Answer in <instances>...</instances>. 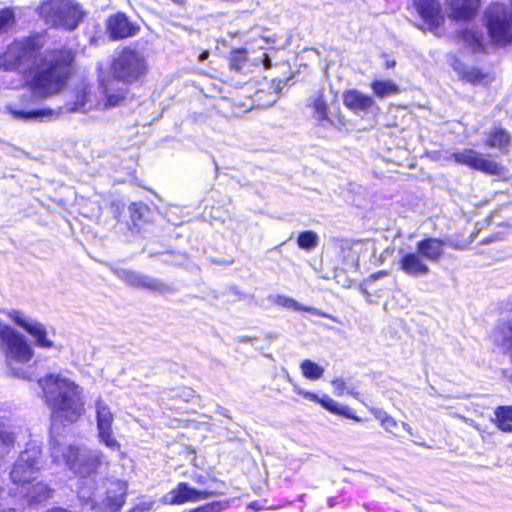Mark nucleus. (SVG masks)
Returning <instances> with one entry per match:
<instances>
[{
  "label": "nucleus",
  "mask_w": 512,
  "mask_h": 512,
  "mask_svg": "<svg viewBox=\"0 0 512 512\" xmlns=\"http://www.w3.org/2000/svg\"><path fill=\"white\" fill-rule=\"evenodd\" d=\"M151 508V505L148 503H139L134 506H132L130 509H128L126 512H147Z\"/></svg>",
  "instance_id": "de8ad7c7"
},
{
  "label": "nucleus",
  "mask_w": 512,
  "mask_h": 512,
  "mask_svg": "<svg viewBox=\"0 0 512 512\" xmlns=\"http://www.w3.org/2000/svg\"><path fill=\"white\" fill-rule=\"evenodd\" d=\"M39 10L47 23L68 31L75 30L85 16L82 6L74 0H46Z\"/></svg>",
  "instance_id": "20e7f679"
},
{
  "label": "nucleus",
  "mask_w": 512,
  "mask_h": 512,
  "mask_svg": "<svg viewBox=\"0 0 512 512\" xmlns=\"http://www.w3.org/2000/svg\"><path fill=\"white\" fill-rule=\"evenodd\" d=\"M375 416L380 421V424L384 429L391 431L392 429L396 428V420L387 412L379 410L375 413Z\"/></svg>",
  "instance_id": "79ce46f5"
},
{
  "label": "nucleus",
  "mask_w": 512,
  "mask_h": 512,
  "mask_svg": "<svg viewBox=\"0 0 512 512\" xmlns=\"http://www.w3.org/2000/svg\"><path fill=\"white\" fill-rule=\"evenodd\" d=\"M485 26L491 42L497 47L512 44V0L490 3L485 11Z\"/></svg>",
  "instance_id": "39448f33"
},
{
  "label": "nucleus",
  "mask_w": 512,
  "mask_h": 512,
  "mask_svg": "<svg viewBox=\"0 0 512 512\" xmlns=\"http://www.w3.org/2000/svg\"><path fill=\"white\" fill-rule=\"evenodd\" d=\"M309 106L312 108V116L317 122H328L333 124V120L329 116V104L322 91H318L312 98Z\"/></svg>",
  "instance_id": "a878e982"
},
{
  "label": "nucleus",
  "mask_w": 512,
  "mask_h": 512,
  "mask_svg": "<svg viewBox=\"0 0 512 512\" xmlns=\"http://www.w3.org/2000/svg\"><path fill=\"white\" fill-rule=\"evenodd\" d=\"M374 95L378 98L395 95L399 93V87L391 80H372L370 83Z\"/></svg>",
  "instance_id": "c85d7f7f"
},
{
  "label": "nucleus",
  "mask_w": 512,
  "mask_h": 512,
  "mask_svg": "<svg viewBox=\"0 0 512 512\" xmlns=\"http://www.w3.org/2000/svg\"><path fill=\"white\" fill-rule=\"evenodd\" d=\"M145 275L139 274L135 271H123L121 279L124 283L134 289H141Z\"/></svg>",
  "instance_id": "ea45409f"
},
{
  "label": "nucleus",
  "mask_w": 512,
  "mask_h": 512,
  "mask_svg": "<svg viewBox=\"0 0 512 512\" xmlns=\"http://www.w3.org/2000/svg\"><path fill=\"white\" fill-rule=\"evenodd\" d=\"M492 345L512 360V319L499 321L492 329Z\"/></svg>",
  "instance_id": "6ab92c4d"
},
{
  "label": "nucleus",
  "mask_w": 512,
  "mask_h": 512,
  "mask_svg": "<svg viewBox=\"0 0 512 512\" xmlns=\"http://www.w3.org/2000/svg\"><path fill=\"white\" fill-rule=\"evenodd\" d=\"M7 112L16 120L29 121L33 119L52 118L55 112L50 108L42 109H20L16 107H7Z\"/></svg>",
  "instance_id": "393cba45"
},
{
  "label": "nucleus",
  "mask_w": 512,
  "mask_h": 512,
  "mask_svg": "<svg viewBox=\"0 0 512 512\" xmlns=\"http://www.w3.org/2000/svg\"><path fill=\"white\" fill-rule=\"evenodd\" d=\"M0 512H20L18 509L16 508H5L3 510H0Z\"/></svg>",
  "instance_id": "4d7b16f0"
},
{
  "label": "nucleus",
  "mask_w": 512,
  "mask_h": 512,
  "mask_svg": "<svg viewBox=\"0 0 512 512\" xmlns=\"http://www.w3.org/2000/svg\"><path fill=\"white\" fill-rule=\"evenodd\" d=\"M332 384L334 385L335 388H342L345 385V383L342 379H334L332 381Z\"/></svg>",
  "instance_id": "5fc2aeb1"
},
{
  "label": "nucleus",
  "mask_w": 512,
  "mask_h": 512,
  "mask_svg": "<svg viewBox=\"0 0 512 512\" xmlns=\"http://www.w3.org/2000/svg\"><path fill=\"white\" fill-rule=\"evenodd\" d=\"M172 394L168 396V401H180L183 403H189L196 397L195 391L188 387L183 386L177 390H172Z\"/></svg>",
  "instance_id": "c9c22d12"
},
{
  "label": "nucleus",
  "mask_w": 512,
  "mask_h": 512,
  "mask_svg": "<svg viewBox=\"0 0 512 512\" xmlns=\"http://www.w3.org/2000/svg\"><path fill=\"white\" fill-rule=\"evenodd\" d=\"M396 65V61L393 60V59H387L385 62H384V67L386 69H391V68H394Z\"/></svg>",
  "instance_id": "3c124183"
},
{
  "label": "nucleus",
  "mask_w": 512,
  "mask_h": 512,
  "mask_svg": "<svg viewBox=\"0 0 512 512\" xmlns=\"http://www.w3.org/2000/svg\"><path fill=\"white\" fill-rule=\"evenodd\" d=\"M296 393L306 400H309V401H312L314 403L321 405L325 410H327L328 412H330L334 415L342 416V417L351 419L355 422L362 421V418H360L356 415V412L354 409H352L348 405H340L337 401H335L333 398H331L327 394H324L320 397L314 392L305 391V390H301V389H297Z\"/></svg>",
  "instance_id": "dca6fc26"
},
{
  "label": "nucleus",
  "mask_w": 512,
  "mask_h": 512,
  "mask_svg": "<svg viewBox=\"0 0 512 512\" xmlns=\"http://www.w3.org/2000/svg\"><path fill=\"white\" fill-rule=\"evenodd\" d=\"M128 487V482L125 480H108L102 498L89 501L90 510L92 512H121L127 501Z\"/></svg>",
  "instance_id": "1a4fd4ad"
},
{
  "label": "nucleus",
  "mask_w": 512,
  "mask_h": 512,
  "mask_svg": "<svg viewBox=\"0 0 512 512\" xmlns=\"http://www.w3.org/2000/svg\"><path fill=\"white\" fill-rule=\"evenodd\" d=\"M20 99L23 105H28L33 101V98L30 95H22Z\"/></svg>",
  "instance_id": "8fccbe9b"
},
{
  "label": "nucleus",
  "mask_w": 512,
  "mask_h": 512,
  "mask_svg": "<svg viewBox=\"0 0 512 512\" xmlns=\"http://www.w3.org/2000/svg\"><path fill=\"white\" fill-rule=\"evenodd\" d=\"M148 210L147 205L141 202H132L129 205V212L133 221L140 220L143 213Z\"/></svg>",
  "instance_id": "c03bdc74"
},
{
  "label": "nucleus",
  "mask_w": 512,
  "mask_h": 512,
  "mask_svg": "<svg viewBox=\"0 0 512 512\" xmlns=\"http://www.w3.org/2000/svg\"><path fill=\"white\" fill-rule=\"evenodd\" d=\"M353 242L349 240H342L340 243V249L342 251L350 250L352 248Z\"/></svg>",
  "instance_id": "09e8293b"
},
{
  "label": "nucleus",
  "mask_w": 512,
  "mask_h": 512,
  "mask_svg": "<svg viewBox=\"0 0 512 512\" xmlns=\"http://www.w3.org/2000/svg\"><path fill=\"white\" fill-rule=\"evenodd\" d=\"M276 303L285 307V308H288V309H293V310H304L306 311L307 308H302L301 305L293 298H290V297H287V296H277V300H276Z\"/></svg>",
  "instance_id": "37998d69"
},
{
  "label": "nucleus",
  "mask_w": 512,
  "mask_h": 512,
  "mask_svg": "<svg viewBox=\"0 0 512 512\" xmlns=\"http://www.w3.org/2000/svg\"><path fill=\"white\" fill-rule=\"evenodd\" d=\"M300 369L303 377L309 380H318L324 374V368L310 359L303 360Z\"/></svg>",
  "instance_id": "2f4dec72"
},
{
  "label": "nucleus",
  "mask_w": 512,
  "mask_h": 512,
  "mask_svg": "<svg viewBox=\"0 0 512 512\" xmlns=\"http://www.w3.org/2000/svg\"><path fill=\"white\" fill-rule=\"evenodd\" d=\"M511 446H512V444H511Z\"/></svg>",
  "instance_id": "bf43d9fd"
},
{
  "label": "nucleus",
  "mask_w": 512,
  "mask_h": 512,
  "mask_svg": "<svg viewBox=\"0 0 512 512\" xmlns=\"http://www.w3.org/2000/svg\"><path fill=\"white\" fill-rule=\"evenodd\" d=\"M223 494V492L217 490H197L191 487L187 482H179L164 496V502L169 505H182L188 502H197Z\"/></svg>",
  "instance_id": "9b49d317"
},
{
  "label": "nucleus",
  "mask_w": 512,
  "mask_h": 512,
  "mask_svg": "<svg viewBox=\"0 0 512 512\" xmlns=\"http://www.w3.org/2000/svg\"><path fill=\"white\" fill-rule=\"evenodd\" d=\"M208 57H209V51H208V50H203V51L199 54L198 59H199V61H204V60H206Z\"/></svg>",
  "instance_id": "6e6d98bb"
},
{
  "label": "nucleus",
  "mask_w": 512,
  "mask_h": 512,
  "mask_svg": "<svg viewBox=\"0 0 512 512\" xmlns=\"http://www.w3.org/2000/svg\"><path fill=\"white\" fill-rule=\"evenodd\" d=\"M15 443V433L6 429L3 425H0V461L11 452Z\"/></svg>",
  "instance_id": "7c9ffc66"
},
{
  "label": "nucleus",
  "mask_w": 512,
  "mask_h": 512,
  "mask_svg": "<svg viewBox=\"0 0 512 512\" xmlns=\"http://www.w3.org/2000/svg\"><path fill=\"white\" fill-rule=\"evenodd\" d=\"M63 459L75 477L87 479L94 478L99 473L103 463V454L92 451L83 454L79 447L69 445L63 454Z\"/></svg>",
  "instance_id": "6e6552de"
},
{
  "label": "nucleus",
  "mask_w": 512,
  "mask_h": 512,
  "mask_svg": "<svg viewBox=\"0 0 512 512\" xmlns=\"http://www.w3.org/2000/svg\"><path fill=\"white\" fill-rule=\"evenodd\" d=\"M90 96V90L88 87L83 86L79 89L75 90L74 93V106L72 108L73 111L75 110H83L86 103L89 100Z\"/></svg>",
  "instance_id": "a19ab883"
},
{
  "label": "nucleus",
  "mask_w": 512,
  "mask_h": 512,
  "mask_svg": "<svg viewBox=\"0 0 512 512\" xmlns=\"http://www.w3.org/2000/svg\"><path fill=\"white\" fill-rule=\"evenodd\" d=\"M450 66L457 73L459 80L473 86L489 85L494 80L492 72L478 67H469L457 55L451 57Z\"/></svg>",
  "instance_id": "2eb2a0df"
},
{
  "label": "nucleus",
  "mask_w": 512,
  "mask_h": 512,
  "mask_svg": "<svg viewBox=\"0 0 512 512\" xmlns=\"http://www.w3.org/2000/svg\"><path fill=\"white\" fill-rule=\"evenodd\" d=\"M229 505L226 500H217L208 503H204L195 508H191L186 512H221L225 510Z\"/></svg>",
  "instance_id": "e433bc0d"
},
{
  "label": "nucleus",
  "mask_w": 512,
  "mask_h": 512,
  "mask_svg": "<svg viewBox=\"0 0 512 512\" xmlns=\"http://www.w3.org/2000/svg\"><path fill=\"white\" fill-rule=\"evenodd\" d=\"M209 261L215 265H218V266H230L234 263V259L233 258H228V259H220V258H215V257H210L209 258Z\"/></svg>",
  "instance_id": "49530a36"
},
{
  "label": "nucleus",
  "mask_w": 512,
  "mask_h": 512,
  "mask_svg": "<svg viewBox=\"0 0 512 512\" xmlns=\"http://www.w3.org/2000/svg\"><path fill=\"white\" fill-rule=\"evenodd\" d=\"M26 332L34 338L35 345L45 349L54 347V343L47 337V331L43 324L32 322Z\"/></svg>",
  "instance_id": "cd10ccee"
},
{
  "label": "nucleus",
  "mask_w": 512,
  "mask_h": 512,
  "mask_svg": "<svg viewBox=\"0 0 512 512\" xmlns=\"http://www.w3.org/2000/svg\"><path fill=\"white\" fill-rule=\"evenodd\" d=\"M211 480H212L213 482H217V483H220V484H222V485L224 484V483H223V481L218 480L214 475H213V476H211Z\"/></svg>",
  "instance_id": "13d9d810"
},
{
  "label": "nucleus",
  "mask_w": 512,
  "mask_h": 512,
  "mask_svg": "<svg viewBox=\"0 0 512 512\" xmlns=\"http://www.w3.org/2000/svg\"><path fill=\"white\" fill-rule=\"evenodd\" d=\"M98 86L103 99L104 108H114L126 102L132 85L117 83L109 74L98 79Z\"/></svg>",
  "instance_id": "4468645a"
},
{
  "label": "nucleus",
  "mask_w": 512,
  "mask_h": 512,
  "mask_svg": "<svg viewBox=\"0 0 512 512\" xmlns=\"http://www.w3.org/2000/svg\"><path fill=\"white\" fill-rule=\"evenodd\" d=\"M140 26L130 20L125 12L118 11L107 17L105 31L110 41H120L136 36Z\"/></svg>",
  "instance_id": "ddd939ff"
},
{
  "label": "nucleus",
  "mask_w": 512,
  "mask_h": 512,
  "mask_svg": "<svg viewBox=\"0 0 512 512\" xmlns=\"http://www.w3.org/2000/svg\"><path fill=\"white\" fill-rule=\"evenodd\" d=\"M446 241L436 237H426L416 243V250L427 260L438 262L444 254Z\"/></svg>",
  "instance_id": "5701e85b"
},
{
  "label": "nucleus",
  "mask_w": 512,
  "mask_h": 512,
  "mask_svg": "<svg viewBox=\"0 0 512 512\" xmlns=\"http://www.w3.org/2000/svg\"><path fill=\"white\" fill-rule=\"evenodd\" d=\"M247 61V51L246 49H235L231 51L229 57V66L231 69L236 71L240 70Z\"/></svg>",
  "instance_id": "58836bf2"
},
{
  "label": "nucleus",
  "mask_w": 512,
  "mask_h": 512,
  "mask_svg": "<svg viewBox=\"0 0 512 512\" xmlns=\"http://www.w3.org/2000/svg\"><path fill=\"white\" fill-rule=\"evenodd\" d=\"M398 265L405 274L412 277L424 276L430 272L426 259L417 250L405 253L399 259Z\"/></svg>",
  "instance_id": "412c9836"
},
{
  "label": "nucleus",
  "mask_w": 512,
  "mask_h": 512,
  "mask_svg": "<svg viewBox=\"0 0 512 512\" xmlns=\"http://www.w3.org/2000/svg\"><path fill=\"white\" fill-rule=\"evenodd\" d=\"M10 318L18 325L20 326L21 328H23L25 331L27 330V327H29V325L32 323V322H29L27 320H25L22 316H21V313L19 311H14L13 313L10 314Z\"/></svg>",
  "instance_id": "a18cd8bd"
},
{
  "label": "nucleus",
  "mask_w": 512,
  "mask_h": 512,
  "mask_svg": "<svg viewBox=\"0 0 512 512\" xmlns=\"http://www.w3.org/2000/svg\"><path fill=\"white\" fill-rule=\"evenodd\" d=\"M452 158L458 164L480 171L486 175H501L506 171L504 165L485 157L473 148H464L452 153Z\"/></svg>",
  "instance_id": "9d476101"
},
{
  "label": "nucleus",
  "mask_w": 512,
  "mask_h": 512,
  "mask_svg": "<svg viewBox=\"0 0 512 512\" xmlns=\"http://www.w3.org/2000/svg\"><path fill=\"white\" fill-rule=\"evenodd\" d=\"M484 146L488 148H496L500 152L506 154L512 143L510 133L502 126H494L486 135Z\"/></svg>",
  "instance_id": "b1692460"
},
{
  "label": "nucleus",
  "mask_w": 512,
  "mask_h": 512,
  "mask_svg": "<svg viewBox=\"0 0 512 512\" xmlns=\"http://www.w3.org/2000/svg\"><path fill=\"white\" fill-rule=\"evenodd\" d=\"M16 23L15 12L11 7L0 9V35L8 32Z\"/></svg>",
  "instance_id": "f704fd0d"
},
{
  "label": "nucleus",
  "mask_w": 512,
  "mask_h": 512,
  "mask_svg": "<svg viewBox=\"0 0 512 512\" xmlns=\"http://www.w3.org/2000/svg\"><path fill=\"white\" fill-rule=\"evenodd\" d=\"M0 347L7 363H27L34 351L23 334L13 327L0 323Z\"/></svg>",
  "instance_id": "0eeeda50"
},
{
  "label": "nucleus",
  "mask_w": 512,
  "mask_h": 512,
  "mask_svg": "<svg viewBox=\"0 0 512 512\" xmlns=\"http://www.w3.org/2000/svg\"><path fill=\"white\" fill-rule=\"evenodd\" d=\"M23 498L29 506H37L47 502L53 497L54 489L44 481H34L21 488Z\"/></svg>",
  "instance_id": "aec40b11"
},
{
  "label": "nucleus",
  "mask_w": 512,
  "mask_h": 512,
  "mask_svg": "<svg viewBox=\"0 0 512 512\" xmlns=\"http://www.w3.org/2000/svg\"><path fill=\"white\" fill-rule=\"evenodd\" d=\"M342 98L344 106L354 113L368 111L375 105V101L371 96L357 89H346L342 94Z\"/></svg>",
  "instance_id": "4be33fe9"
},
{
  "label": "nucleus",
  "mask_w": 512,
  "mask_h": 512,
  "mask_svg": "<svg viewBox=\"0 0 512 512\" xmlns=\"http://www.w3.org/2000/svg\"><path fill=\"white\" fill-rule=\"evenodd\" d=\"M42 397L50 409L51 427L77 423L85 414L80 386L60 374H47L38 380Z\"/></svg>",
  "instance_id": "f03ea898"
},
{
  "label": "nucleus",
  "mask_w": 512,
  "mask_h": 512,
  "mask_svg": "<svg viewBox=\"0 0 512 512\" xmlns=\"http://www.w3.org/2000/svg\"><path fill=\"white\" fill-rule=\"evenodd\" d=\"M97 429L112 427L114 416L107 404L103 401L96 403Z\"/></svg>",
  "instance_id": "c756f323"
},
{
  "label": "nucleus",
  "mask_w": 512,
  "mask_h": 512,
  "mask_svg": "<svg viewBox=\"0 0 512 512\" xmlns=\"http://www.w3.org/2000/svg\"><path fill=\"white\" fill-rule=\"evenodd\" d=\"M149 72V65L144 54L138 49L122 46L110 59L109 75L117 83L124 85H141Z\"/></svg>",
  "instance_id": "7ed1b4c3"
},
{
  "label": "nucleus",
  "mask_w": 512,
  "mask_h": 512,
  "mask_svg": "<svg viewBox=\"0 0 512 512\" xmlns=\"http://www.w3.org/2000/svg\"><path fill=\"white\" fill-rule=\"evenodd\" d=\"M452 38L457 44L463 45L474 54L486 52L485 37L481 30L475 27H461L454 31Z\"/></svg>",
  "instance_id": "a211bd4d"
},
{
  "label": "nucleus",
  "mask_w": 512,
  "mask_h": 512,
  "mask_svg": "<svg viewBox=\"0 0 512 512\" xmlns=\"http://www.w3.org/2000/svg\"><path fill=\"white\" fill-rule=\"evenodd\" d=\"M494 425L504 433L512 432V405H500L494 409Z\"/></svg>",
  "instance_id": "bb28decb"
},
{
  "label": "nucleus",
  "mask_w": 512,
  "mask_h": 512,
  "mask_svg": "<svg viewBox=\"0 0 512 512\" xmlns=\"http://www.w3.org/2000/svg\"><path fill=\"white\" fill-rule=\"evenodd\" d=\"M423 23V29L436 32L445 24V14L439 0H412Z\"/></svg>",
  "instance_id": "f8f14e48"
},
{
  "label": "nucleus",
  "mask_w": 512,
  "mask_h": 512,
  "mask_svg": "<svg viewBox=\"0 0 512 512\" xmlns=\"http://www.w3.org/2000/svg\"><path fill=\"white\" fill-rule=\"evenodd\" d=\"M98 437L100 442L112 450H119L121 448L120 443L113 435L112 427L98 429Z\"/></svg>",
  "instance_id": "4c0bfd02"
},
{
  "label": "nucleus",
  "mask_w": 512,
  "mask_h": 512,
  "mask_svg": "<svg viewBox=\"0 0 512 512\" xmlns=\"http://www.w3.org/2000/svg\"><path fill=\"white\" fill-rule=\"evenodd\" d=\"M44 464L43 453L39 447L32 446L21 451L11 466V483L21 489L38 479Z\"/></svg>",
  "instance_id": "423d86ee"
},
{
  "label": "nucleus",
  "mask_w": 512,
  "mask_h": 512,
  "mask_svg": "<svg viewBox=\"0 0 512 512\" xmlns=\"http://www.w3.org/2000/svg\"><path fill=\"white\" fill-rule=\"evenodd\" d=\"M318 235L312 230H305L298 234L296 242L299 248L311 250L318 244Z\"/></svg>",
  "instance_id": "72a5a7b5"
},
{
  "label": "nucleus",
  "mask_w": 512,
  "mask_h": 512,
  "mask_svg": "<svg viewBox=\"0 0 512 512\" xmlns=\"http://www.w3.org/2000/svg\"><path fill=\"white\" fill-rule=\"evenodd\" d=\"M44 35L32 32L15 38L0 53V69L22 73L25 85L47 99L60 94L77 70V51L69 45L47 49Z\"/></svg>",
  "instance_id": "f257e3e1"
},
{
  "label": "nucleus",
  "mask_w": 512,
  "mask_h": 512,
  "mask_svg": "<svg viewBox=\"0 0 512 512\" xmlns=\"http://www.w3.org/2000/svg\"><path fill=\"white\" fill-rule=\"evenodd\" d=\"M164 408L167 410H180L181 406L167 402L165 403Z\"/></svg>",
  "instance_id": "603ef678"
},
{
  "label": "nucleus",
  "mask_w": 512,
  "mask_h": 512,
  "mask_svg": "<svg viewBox=\"0 0 512 512\" xmlns=\"http://www.w3.org/2000/svg\"><path fill=\"white\" fill-rule=\"evenodd\" d=\"M445 6L451 21L466 23L478 15L481 0H445Z\"/></svg>",
  "instance_id": "f3484780"
},
{
  "label": "nucleus",
  "mask_w": 512,
  "mask_h": 512,
  "mask_svg": "<svg viewBox=\"0 0 512 512\" xmlns=\"http://www.w3.org/2000/svg\"><path fill=\"white\" fill-rule=\"evenodd\" d=\"M193 479L197 484L200 485H204L206 483V478L203 475L195 476Z\"/></svg>",
  "instance_id": "864d4df0"
},
{
  "label": "nucleus",
  "mask_w": 512,
  "mask_h": 512,
  "mask_svg": "<svg viewBox=\"0 0 512 512\" xmlns=\"http://www.w3.org/2000/svg\"><path fill=\"white\" fill-rule=\"evenodd\" d=\"M159 294L171 293L174 288L163 281L145 275L142 288Z\"/></svg>",
  "instance_id": "473e14b6"
}]
</instances>
